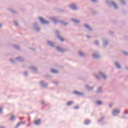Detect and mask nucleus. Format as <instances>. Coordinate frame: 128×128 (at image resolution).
<instances>
[{
    "mask_svg": "<svg viewBox=\"0 0 128 128\" xmlns=\"http://www.w3.org/2000/svg\"><path fill=\"white\" fill-rule=\"evenodd\" d=\"M2 24H0V28H2Z\"/></svg>",
    "mask_w": 128,
    "mask_h": 128,
    "instance_id": "obj_52",
    "label": "nucleus"
},
{
    "mask_svg": "<svg viewBox=\"0 0 128 128\" xmlns=\"http://www.w3.org/2000/svg\"><path fill=\"white\" fill-rule=\"evenodd\" d=\"M55 32L56 34V36L57 38L60 40L61 42H64V38H62V37L60 36V31L56 30Z\"/></svg>",
    "mask_w": 128,
    "mask_h": 128,
    "instance_id": "obj_7",
    "label": "nucleus"
},
{
    "mask_svg": "<svg viewBox=\"0 0 128 128\" xmlns=\"http://www.w3.org/2000/svg\"><path fill=\"white\" fill-rule=\"evenodd\" d=\"M47 44L49 46H51V48H54V43L52 41L48 40L47 42Z\"/></svg>",
    "mask_w": 128,
    "mask_h": 128,
    "instance_id": "obj_16",
    "label": "nucleus"
},
{
    "mask_svg": "<svg viewBox=\"0 0 128 128\" xmlns=\"http://www.w3.org/2000/svg\"><path fill=\"white\" fill-rule=\"evenodd\" d=\"M93 58L95 60H98V58H100V54H98V52H95L92 54Z\"/></svg>",
    "mask_w": 128,
    "mask_h": 128,
    "instance_id": "obj_11",
    "label": "nucleus"
},
{
    "mask_svg": "<svg viewBox=\"0 0 128 128\" xmlns=\"http://www.w3.org/2000/svg\"><path fill=\"white\" fill-rule=\"evenodd\" d=\"M86 90H88V91H90V90H94V87H92V86H88V85H86Z\"/></svg>",
    "mask_w": 128,
    "mask_h": 128,
    "instance_id": "obj_26",
    "label": "nucleus"
},
{
    "mask_svg": "<svg viewBox=\"0 0 128 128\" xmlns=\"http://www.w3.org/2000/svg\"><path fill=\"white\" fill-rule=\"evenodd\" d=\"M72 104H74V102L70 101L66 103V106H72Z\"/></svg>",
    "mask_w": 128,
    "mask_h": 128,
    "instance_id": "obj_33",
    "label": "nucleus"
},
{
    "mask_svg": "<svg viewBox=\"0 0 128 128\" xmlns=\"http://www.w3.org/2000/svg\"><path fill=\"white\" fill-rule=\"evenodd\" d=\"M68 8L72 10H78V4L76 2H72L68 5Z\"/></svg>",
    "mask_w": 128,
    "mask_h": 128,
    "instance_id": "obj_2",
    "label": "nucleus"
},
{
    "mask_svg": "<svg viewBox=\"0 0 128 128\" xmlns=\"http://www.w3.org/2000/svg\"><path fill=\"white\" fill-rule=\"evenodd\" d=\"M73 94L76 96H84V94L83 92H78V91H74Z\"/></svg>",
    "mask_w": 128,
    "mask_h": 128,
    "instance_id": "obj_18",
    "label": "nucleus"
},
{
    "mask_svg": "<svg viewBox=\"0 0 128 128\" xmlns=\"http://www.w3.org/2000/svg\"><path fill=\"white\" fill-rule=\"evenodd\" d=\"M53 84H58V81H54L53 82Z\"/></svg>",
    "mask_w": 128,
    "mask_h": 128,
    "instance_id": "obj_44",
    "label": "nucleus"
},
{
    "mask_svg": "<svg viewBox=\"0 0 128 128\" xmlns=\"http://www.w3.org/2000/svg\"><path fill=\"white\" fill-rule=\"evenodd\" d=\"M109 34H114V32H112V31H109Z\"/></svg>",
    "mask_w": 128,
    "mask_h": 128,
    "instance_id": "obj_46",
    "label": "nucleus"
},
{
    "mask_svg": "<svg viewBox=\"0 0 128 128\" xmlns=\"http://www.w3.org/2000/svg\"><path fill=\"white\" fill-rule=\"evenodd\" d=\"M58 22H60V24H62V26H68V23L67 22H66L62 20H58Z\"/></svg>",
    "mask_w": 128,
    "mask_h": 128,
    "instance_id": "obj_15",
    "label": "nucleus"
},
{
    "mask_svg": "<svg viewBox=\"0 0 128 128\" xmlns=\"http://www.w3.org/2000/svg\"><path fill=\"white\" fill-rule=\"evenodd\" d=\"M14 24L16 26H18V23L16 21L14 22Z\"/></svg>",
    "mask_w": 128,
    "mask_h": 128,
    "instance_id": "obj_39",
    "label": "nucleus"
},
{
    "mask_svg": "<svg viewBox=\"0 0 128 128\" xmlns=\"http://www.w3.org/2000/svg\"><path fill=\"white\" fill-rule=\"evenodd\" d=\"M33 30H35L36 32H38L40 30V28L38 26V23L36 22H34L33 24V27H32Z\"/></svg>",
    "mask_w": 128,
    "mask_h": 128,
    "instance_id": "obj_5",
    "label": "nucleus"
},
{
    "mask_svg": "<svg viewBox=\"0 0 128 128\" xmlns=\"http://www.w3.org/2000/svg\"><path fill=\"white\" fill-rule=\"evenodd\" d=\"M119 0L123 6H126V0Z\"/></svg>",
    "mask_w": 128,
    "mask_h": 128,
    "instance_id": "obj_31",
    "label": "nucleus"
},
{
    "mask_svg": "<svg viewBox=\"0 0 128 128\" xmlns=\"http://www.w3.org/2000/svg\"><path fill=\"white\" fill-rule=\"evenodd\" d=\"M120 114V110L118 109L114 110L112 112V114L114 116H116Z\"/></svg>",
    "mask_w": 128,
    "mask_h": 128,
    "instance_id": "obj_8",
    "label": "nucleus"
},
{
    "mask_svg": "<svg viewBox=\"0 0 128 128\" xmlns=\"http://www.w3.org/2000/svg\"><path fill=\"white\" fill-rule=\"evenodd\" d=\"M114 64L116 68H118V70L122 68V66H120V64H118V62H115Z\"/></svg>",
    "mask_w": 128,
    "mask_h": 128,
    "instance_id": "obj_22",
    "label": "nucleus"
},
{
    "mask_svg": "<svg viewBox=\"0 0 128 128\" xmlns=\"http://www.w3.org/2000/svg\"><path fill=\"white\" fill-rule=\"evenodd\" d=\"M58 0H54V2H58Z\"/></svg>",
    "mask_w": 128,
    "mask_h": 128,
    "instance_id": "obj_53",
    "label": "nucleus"
},
{
    "mask_svg": "<svg viewBox=\"0 0 128 128\" xmlns=\"http://www.w3.org/2000/svg\"><path fill=\"white\" fill-rule=\"evenodd\" d=\"M80 108V106H76L74 107V110H78Z\"/></svg>",
    "mask_w": 128,
    "mask_h": 128,
    "instance_id": "obj_43",
    "label": "nucleus"
},
{
    "mask_svg": "<svg viewBox=\"0 0 128 128\" xmlns=\"http://www.w3.org/2000/svg\"><path fill=\"white\" fill-rule=\"evenodd\" d=\"M29 70H32L34 72H38V68H36V67H34V66H30Z\"/></svg>",
    "mask_w": 128,
    "mask_h": 128,
    "instance_id": "obj_20",
    "label": "nucleus"
},
{
    "mask_svg": "<svg viewBox=\"0 0 128 128\" xmlns=\"http://www.w3.org/2000/svg\"><path fill=\"white\" fill-rule=\"evenodd\" d=\"M84 124H86V126H88V124H90V120L88 119H86L84 122Z\"/></svg>",
    "mask_w": 128,
    "mask_h": 128,
    "instance_id": "obj_27",
    "label": "nucleus"
},
{
    "mask_svg": "<svg viewBox=\"0 0 128 128\" xmlns=\"http://www.w3.org/2000/svg\"><path fill=\"white\" fill-rule=\"evenodd\" d=\"M10 62H11V64H16V61L14 60V59L10 58Z\"/></svg>",
    "mask_w": 128,
    "mask_h": 128,
    "instance_id": "obj_35",
    "label": "nucleus"
},
{
    "mask_svg": "<svg viewBox=\"0 0 128 128\" xmlns=\"http://www.w3.org/2000/svg\"><path fill=\"white\" fill-rule=\"evenodd\" d=\"M51 72H52V74H58V71L54 70V68L51 69Z\"/></svg>",
    "mask_w": 128,
    "mask_h": 128,
    "instance_id": "obj_32",
    "label": "nucleus"
},
{
    "mask_svg": "<svg viewBox=\"0 0 128 128\" xmlns=\"http://www.w3.org/2000/svg\"><path fill=\"white\" fill-rule=\"evenodd\" d=\"M26 124V122H19L16 126V128H18L20 126V124Z\"/></svg>",
    "mask_w": 128,
    "mask_h": 128,
    "instance_id": "obj_28",
    "label": "nucleus"
},
{
    "mask_svg": "<svg viewBox=\"0 0 128 128\" xmlns=\"http://www.w3.org/2000/svg\"><path fill=\"white\" fill-rule=\"evenodd\" d=\"M121 118H124V119L126 118V116H122Z\"/></svg>",
    "mask_w": 128,
    "mask_h": 128,
    "instance_id": "obj_48",
    "label": "nucleus"
},
{
    "mask_svg": "<svg viewBox=\"0 0 128 128\" xmlns=\"http://www.w3.org/2000/svg\"><path fill=\"white\" fill-rule=\"evenodd\" d=\"M97 106H102L104 104V103H102V102L98 100L95 102Z\"/></svg>",
    "mask_w": 128,
    "mask_h": 128,
    "instance_id": "obj_24",
    "label": "nucleus"
},
{
    "mask_svg": "<svg viewBox=\"0 0 128 128\" xmlns=\"http://www.w3.org/2000/svg\"><path fill=\"white\" fill-rule=\"evenodd\" d=\"M40 122H42V119H38L34 121V124L36 126H40Z\"/></svg>",
    "mask_w": 128,
    "mask_h": 128,
    "instance_id": "obj_17",
    "label": "nucleus"
},
{
    "mask_svg": "<svg viewBox=\"0 0 128 128\" xmlns=\"http://www.w3.org/2000/svg\"><path fill=\"white\" fill-rule=\"evenodd\" d=\"M15 60L19 62H24V58L22 57L18 56L16 57Z\"/></svg>",
    "mask_w": 128,
    "mask_h": 128,
    "instance_id": "obj_13",
    "label": "nucleus"
},
{
    "mask_svg": "<svg viewBox=\"0 0 128 128\" xmlns=\"http://www.w3.org/2000/svg\"><path fill=\"white\" fill-rule=\"evenodd\" d=\"M94 4H98V0H90Z\"/></svg>",
    "mask_w": 128,
    "mask_h": 128,
    "instance_id": "obj_38",
    "label": "nucleus"
},
{
    "mask_svg": "<svg viewBox=\"0 0 128 128\" xmlns=\"http://www.w3.org/2000/svg\"><path fill=\"white\" fill-rule=\"evenodd\" d=\"M94 77L98 80H101L102 78L105 80H108V75L106 74L102 71H99L98 72V74H95Z\"/></svg>",
    "mask_w": 128,
    "mask_h": 128,
    "instance_id": "obj_1",
    "label": "nucleus"
},
{
    "mask_svg": "<svg viewBox=\"0 0 128 128\" xmlns=\"http://www.w3.org/2000/svg\"><path fill=\"white\" fill-rule=\"evenodd\" d=\"M28 120H30V118H29Z\"/></svg>",
    "mask_w": 128,
    "mask_h": 128,
    "instance_id": "obj_57",
    "label": "nucleus"
},
{
    "mask_svg": "<svg viewBox=\"0 0 128 128\" xmlns=\"http://www.w3.org/2000/svg\"><path fill=\"white\" fill-rule=\"evenodd\" d=\"M106 3L108 4L110 8H112V6H114L115 10H118V7L116 5V2H114L113 1H110L108 0H106Z\"/></svg>",
    "mask_w": 128,
    "mask_h": 128,
    "instance_id": "obj_3",
    "label": "nucleus"
},
{
    "mask_svg": "<svg viewBox=\"0 0 128 128\" xmlns=\"http://www.w3.org/2000/svg\"><path fill=\"white\" fill-rule=\"evenodd\" d=\"M78 56H81L82 58H84V56H86V54H84V52L80 50L78 52Z\"/></svg>",
    "mask_w": 128,
    "mask_h": 128,
    "instance_id": "obj_23",
    "label": "nucleus"
},
{
    "mask_svg": "<svg viewBox=\"0 0 128 128\" xmlns=\"http://www.w3.org/2000/svg\"><path fill=\"white\" fill-rule=\"evenodd\" d=\"M23 66V67H24V66Z\"/></svg>",
    "mask_w": 128,
    "mask_h": 128,
    "instance_id": "obj_56",
    "label": "nucleus"
},
{
    "mask_svg": "<svg viewBox=\"0 0 128 128\" xmlns=\"http://www.w3.org/2000/svg\"><path fill=\"white\" fill-rule=\"evenodd\" d=\"M30 126V124L27 125V126Z\"/></svg>",
    "mask_w": 128,
    "mask_h": 128,
    "instance_id": "obj_54",
    "label": "nucleus"
},
{
    "mask_svg": "<svg viewBox=\"0 0 128 128\" xmlns=\"http://www.w3.org/2000/svg\"><path fill=\"white\" fill-rule=\"evenodd\" d=\"M96 94H102V86H100L97 88Z\"/></svg>",
    "mask_w": 128,
    "mask_h": 128,
    "instance_id": "obj_10",
    "label": "nucleus"
},
{
    "mask_svg": "<svg viewBox=\"0 0 128 128\" xmlns=\"http://www.w3.org/2000/svg\"><path fill=\"white\" fill-rule=\"evenodd\" d=\"M13 48L16 50H20V48L18 45H14Z\"/></svg>",
    "mask_w": 128,
    "mask_h": 128,
    "instance_id": "obj_29",
    "label": "nucleus"
},
{
    "mask_svg": "<svg viewBox=\"0 0 128 128\" xmlns=\"http://www.w3.org/2000/svg\"><path fill=\"white\" fill-rule=\"evenodd\" d=\"M94 44H95V46H100V42L98 40L94 42Z\"/></svg>",
    "mask_w": 128,
    "mask_h": 128,
    "instance_id": "obj_34",
    "label": "nucleus"
},
{
    "mask_svg": "<svg viewBox=\"0 0 128 128\" xmlns=\"http://www.w3.org/2000/svg\"><path fill=\"white\" fill-rule=\"evenodd\" d=\"M104 118H106V117H104V116H103L101 118H100L98 120V124H100V122H102V120H104Z\"/></svg>",
    "mask_w": 128,
    "mask_h": 128,
    "instance_id": "obj_30",
    "label": "nucleus"
},
{
    "mask_svg": "<svg viewBox=\"0 0 128 128\" xmlns=\"http://www.w3.org/2000/svg\"><path fill=\"white\" fill-rule=\"evenodd\" d=\"M24 76H26V78H27V76H28V71H26L24 72Z\"/></svg>",
    "mask_w": 128,
    "mask_h": 128,
    "instance_id": "obj_36",
    "label": "nucleus"
},
{
    "mask_svg": "<svg viewBox=\"0 0 128 128\" xmlns=\"http://www.w3.org/2000/svg\"><path fill=\"white\" fill-rule=\"evenodd\" d=\"M103 42V46H106L108 44V41L106 39H103L102 40Z\"/></svg>",
    "mask_w": 128,
    "mask_h": 128,
    "instance_id": "obj_19",
    "label": "nucleus"
},
{
    "mask_svg": "<svg viewBox=\"0 0 128 128\" xmlns=\"http://www.w3.org/2000/svg\"><path fill=\"white\" fill-rule=\"evenodd\" d=\"M112 103H110L109 104V108H112Z\"/></svg>",
    "mask_w": 128,
    "mask_h": 128,
    "instance_id": "obj_47",
    "label": "nucleus"
},
{
    "mask_svg": "<svg viewBox=\"0 0 128 128\" xmlns=\"http://www.w3.org/2000/svg\"><path fill=\"white\" fill-rule=\"evenodd\" d=\"M50 20L54 24H58V20H56V17H51Z\"/></svg>",
    "mask_w": 128,
    "mask_h": 128,
    "instance_id": "obj_25",
    "label": "nucleus"
},
{
    "mask_svg": "<svg viewBox=\"0 0 128 128\" xmlns=\"http://www.w3.org/2000/svg\"><path fill=\"white\" fill-rule=\"evenodd\" d=\"M84 28H86V30H89V32H92V30H94L92 28V27H90V25H88V24H84Z\"/></svg>",
    "mask_w": 128,
    "mask_h": 128,
    "instance_id": "obj_12",
    "label": "nucleus"
},
{
    "mask_svg": "<svg viewBox=\"0 0 128 128\" xmlns=\"http://www.w3.org/2000/svg\"><path fill=\"white\" fill-rule=\"evenodd\" d=\"M8 12H11V14H18V12L16 11V10L12 8L8 9Z\"/></svg>",
    "mask_w": 128,
    "mask_h": 128,
    "instance_id": "obj_21",
    "label": "nucleus"
},
{
    "mask_svg": "<svg viewBox=\"0 0 128 128\" xmlns=\"http://www.w3.org/2000/svg\"><path fill=\"white\" fill-rule=\"evenodd\" d=\"M86 36L87 38H90V36L89 35H86Z\"/></svg>",
    "mask_w": 128,
    "mask_h": 128,
    "instance_id": "obj_49",
    "label": "nucleus"
},
{
    "mask_svg": "<svg viewBox=\"0 0 128 128\" xmlns=\"http://www.w3.org/2000/svg\"><path fill=\"white\" fill-rule=\"evenodd\" d=\"M40 84L42 88H46L48 86V83H46L44 80H41L40 82Z\"/></svg>",
    "mask_w": 128,
    "mask_h": 128,
    "instance_id": "obj_9",
    "label": "nucleus"
},
{
    "mask_svg": "<svg viewBox=\"0 0 128 128\" xmlns=\"http://www.w3.org/2000/svg\"><path fill=\"white\" fill-rule=\"evenodd\" d=\"M20 120H22V118H20Z\"/></svg>",
    "mask_w": 128,
    "mask_h": 128,
    "instance_id": "obj_55",
    "label": "nucleus"
},
{
    "mask_svg": "<svg viewBox=\"0 0 128 128\" xmlns=\"http://www.w3.org/2000/svg\"><path fill=\"white\" fill-rule=\"evenodd\" d=\"M30 49L32 52H36V49L34 48H30Z\"/></svg>",
    "mask_w": 128,
    "mask_h": 128,
    "instance_id": "obj_42",
    "label": "nucleus"
},
{
    "mask_svg": "<svg viewBox=\"0 0 128 128\" xmlns=\"http://www.w3.org/2000/svg\"><path fill=\"white\" fill-rule=\"evenodd\" d=\"M2 110H4V107H0V114H2Z\"/></svg>",
    "mask_w": 128,
    "mask_h": 128,
    "instance_id": "obj_40",
    "label": "nucleus"
},
{
    "mask_svg": "<svg viewBox=\"0 0 128 128\" xmlns=\"http://www.w3.org/2000/svg\"><path fill=\"white\" fill-rule=\"evenodd\" d=\"M0 128H4V127L3 126H0Z\"/></svg>",
    "mask_w": 128,
    "mask_h": 128,
    "instance_id": "obj_50",
    "label": "nucleus"
},
{
    "mask_svg": "<svg viewBox=\"0 0 128 128\" xmlns=\"http://www.w3.org/2000/svg\"><path fill=\"white\" fill-rule=\"evenodd\" d=\"M59 10L60 12H64V9H60Z\"/></svg>",
    "mask_w": 128,
    "mask_h": 128,
    "instance_id": "obj_45",
    "label": "nucleus"
},
{
    "mask_svg": "<svg viewBox=\"0 0 128 128\" xmlns=\"http://www.w3.org/2000/svg\"><path fill=\"white\" fill-rule=\"evenodd\" d=\"M71 22H74V24H80V20L76 19L74 18H72L70 19Z\"/></svg>",
    "mask_w": 128,
    "mask_h": 128,
    "instance_id": "obj_14",
    "label": "nucleus"
},
{
    "mask_svg": "<svg viewBox=\"0 0 128 128\" xmlns=\"http://www.w3.org/2000/svg\"><path fill=\"white\" fill-rule=\"evenodd\" d=\"M15 118H16V116H14V115H13V116H11V118H10V120H14Z\"/></svg>",
    "mask_w": 128,
    "mask_h": 128,
    "instance_id": "obj_37",
    "label": "nucleus"
},
{
    "mask_svg": "<svg viewBox=\"0 0 128 128\" xmlns=\"http://www.w3.org/2000/svg\"><path fill=\"white\" fill-rule=\"evenodd\" d=\"M123 54H124L125 56H128V52H127L124 51V52H123Z\"/></svg>",
    "mask_w": 128,
    "mask_h": 128,
    "instance_id": "obj_41",
    "label": "nucleus"
},
{
    "mask_svg": "<svg viewBox=\"0 0 128 128\" xmlns=\"http://www.w3.org/2000/svg\"><path fill=\"white\" fill-rule=\"evenodd\" d=\"M38 20L42 24H50L49 21L44 20V19L42 17L39 18Z\"/></svg>",
    "mask_w": 128,
    "mask_h": 128,
    "instance_id": "obj_6",
    "label": "nucleus"
},
{
    "mask_svg": "<svg viewBox=\"0 0 128 128\" xmlns=\"http://www.w3.org/2000/svg\"><path fill=\"white\" fill-rule=\"evenodd\" d=\"M56 48L57 52H61L62 54H64L66 52H68L69 50L68 48H64L60 46H56Z\"/></svg>",
    "mask_w": 128,
    "mask_h": 128,
    "instance_id": "obj_4",
    "label": "nucleus"
},
{
    "mask_svg": "<svg viewBox=\"0 0 128 128\" xmlns=\"http://www.w3.org/2000/svg\"><path fill=\"white\" fill-rule=\"evenodd\" d=\"M42 104H44V101H42Z\"/></svg>",
    "mask_w": 128,
    "mask_h": 128,
    "instance_id": "obj_51",
    "label": "nucleus"
}]
</instances>
